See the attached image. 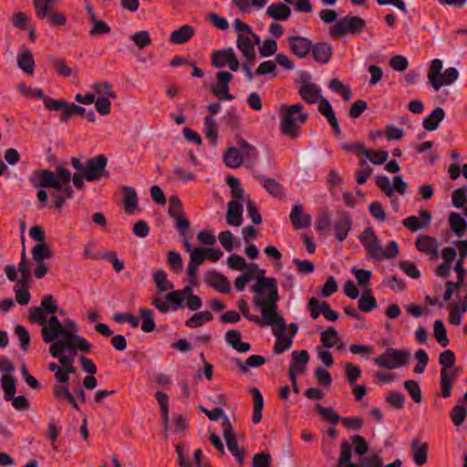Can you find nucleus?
Wrapping results in <instances>:
<instances>
[{
	"label": "nucleus",
	"mask_w": 467,
	"mask_h": 467,
	"mask_svg": "<svg viewBox=\"0 0 467 467\" xmlns=\"http://www.w3.org/2000/svg\"><path fill=\"white\" fill-rule=\"evenodd\" d=\"M251 290L255 294L253 304L261 308L263 321L265 324L282 323L283 317L277 313V302L280 296L275 278H257Z\"/></svg>",
	"instance_id": "1"
},
{
	"label": "nucleus",
	"mask_w": 467,
	"mask_h": 467,
	"mask_svg": "<svg viewBox=\"0 0 467 467\" xmlns=\"http://www.w3.org/2000/svg\"><path fill=\"white\" fill-rule=\"evenodd\" d=\"M35 188H53L67 199H73L75 192L70 185L71 171L62 165L56 166V171L39 169L32 172L28 178Z\"/></svg>",
	"instance_id": "2"
},
{
	"label": "nucleus",
	"mask_w": 467,
	"mask_h": 467,
	"mask_svg": "<svg viewBox=\"0 0 467 467\" xmlns=\"http://www.w3.org/2000/svg\"><path fill=\"white\" fill-rule=\"evenodd\" d=\"M303 106L301 103L288 106L282 113L280 131L284 136L291 140L296 139L300 134L299 124L307 119V115L301 112Z\"/></svg>",
	"instance_id": "3"
},
{
	"label": "nucleus",
	"mask_w": 467,
	"mask_h": 467,
	"mask_svg": "<svg viewBox=\"0 0 467 467\" xmlns=\"http://www.w3.org/2000/svg\"><path fill=\"white\" fill-rule=\"evenodd\" d=\"M194 296L191 285H186L182 290H173L164 296L165 301L160 297L152 300V305L161 313H167L170 310L176 311L184 307V300Z\"/></svg>",
	"instance_id": "4"
},
{
	"label": "nucleus",
	"mask_w": 467,
	"mask_h": 467,
	"mask_svg": "<svg viewBox=\"0 0 467 467\" xmlns=\"http://www.w3.org/2000/svg\"><path fill=\"white\" fill-rule=\"evenodd\" d=\"M366 29V21L360 16H346L337 21L329 35L341 37L347 35L358 36Z\"/></svg>",
	"instance_id": "5"
},
{
	"label": "nucleus",
	"mask_w": 467,
	"mask_h": 467,
	"mask_svg": "<svg viewBox=\"0 0 467 467\" xmlns=\"http://www.w3.org/2000/svg\"><path fill=\"white\" fill-rule=\"evenodd\" d=\"M410 356L409 349L388 348L384 353L374 358V363L380 368L394 369L407 366Z\"/></svg>",
	"instance_id": "6"
},
{
	"label": "nucleus",
	"mask_w": 467,
	"mask_h": 467,
	"mask_svg": "<svg viewBox=\"0 0 467 467\" xmlns=\"http://www.w3.org/2000/svg\"><path fill=\"white\" fill-rule=\"evenodd\" d=\"M45 107L48 110L62 111L59 120L67 123L74 115L84 116L86 109L74 103H68L66 99H45Z\"/></svg>",
	"instance_id": "7"
},
{
	"label": "nucleus",
	"mask_w": 467,
	"mask_h": 467,
	"mask_svg": "<svg viewBox=\"0 0 467 467\" xmlns=\"http://www.w3.org/2000/svg\"><path fill=\"white\" fill-rule=\"evenodd\" d=\"M107 165L108 158L104 154L87 159L83 171L87 176V182H97L102 178L109 179V172L107 171Z\"/></svg>",
	"instance_id": "8"
},
{
	"label": "nucleus",
	"mask_w": 467,
	"mask_h": 467,
	"mask_svg": "<svg viewBox=\"0 0 467 467\" xmlns=\"http://www.w3.org/2000/svg\"><path fill=\"white\" fill-rule=\"evenodd\" d=\"M223 436L226 445L232 455L235 458L240 466L244 465L245 451L238 447L236 433L234 431L232 423L228 417H225L224 422L222 423Z\"/></svg>",
	"instance_id": "9"
},
{
	"label": "nucleus",
	"mask_w": 467,
	"mask_h": 467,
	"mask_svg": "<svg viewBox=\"0 0 467 467\" xmlns=\"http://www.w3.org/2000/svg\"><path fill=\"white\" fill-rule=\"evenodd\" d=\"M232 73L224 70L216 73L217 83L211 86L212 93L219 99L233 100L234 97L229 93L230 82L233 80Z\"/></svg>",
	"instance_id": "10"
},
{
	"label": "nucleus",
	"mask_w": 467,
	"mask_h": 467,
	"mask_svg": "<svg viewBox=\"0 0 467 467\" xmlns=\"http://www.w3.org/2000/svg\"><path fill=\"white\" fill-rule=\"evenodd\" d=\"M273 327V333L276 337L275 346H274V353L275 355H280L284 353L285 350L289 349L292 347L293 340L292 337H286L284 336V333L286 330L287 325L283 318L282 323H275L268 324Z\"/></svg>",
	"instance_id": "11"
},
{
	"label": "nucleus",
	"mask_w": 467,
	"mask_h": 467,
	"mask_svg": "<svg viewBox=\"0 0 467 467\" xmlns=\"http://www.w3.org/2000/svg\"><path fill=\"white\" fill-rule=\"evenodd\" d=\"M203 280L209 286L220 293L230 294L232 292L228 278L214 269L207 271Z\"/></svg>",
	"instance_id": "12"
},
{
	"label": "nucleus",
	"mask_w": 467,
	"mask_h": 467,
	"mask_svg": "<svg viewBox=\"0 0 467 467\" xmlns=\"http://www.w3.org/2000/svg\"><path fill=\"white\" fill-rule=\"evenodd\" d=\"M168 213L171 217L174 218L179 231H185L190 227V222L184 216L182 203L178 196H171Z\"/></svg>",
	"instance_id": "13"
},
{
	"label": "nucleus",
	"mask_w": 467,
	"mask_h": 467,
	"mask_svg": "<svg viewBox=\"0 0 467 467\" xmlns=\"http://www.w3.org/2000/svg\"><path fill=\"white\" fill-rule=\"evenodd\" d=\"M359 241L365 246L371 257L378 259L381 251V246L378 237L375 235L371 227H367L358 236Z\"/></svg>",
	"instance_id": "14"
},
{
	"label": "nucleus",
	"mask_w": 467,
	"mask_h": 467,
	"mask_svg": "<svg viewBox=\"0 0 467 467\" xmlns=\"http://www.w3.org/2000/svg\"><path fill=\"white\" fill-rule=\"evenodd\" d=\"M287 42L291 52L299 58H304L310 53L312 41L306 37L290 36Z\"/></svg>",
	"instance_id": "15"
},
{
	"label": "nucleus",
	"mask_w": 467,
	"mask_h": 467,
	"mask_svg": "<svg viewBox=\"0 0 467 467\" xmlns=\"http://www.w3.org/2000/svg\"><path fill=\"white\" fill-rule=\"evenodd\" d=\"M352 223L353 220L349 213L341 212L339 213L338 219L334 224L336 239L338 242H343L346 240L349 231L351 230Z\"/></svg>",
	"instance_id": "16"
},
{
	"label": "nucleus",
	"mask_w": 467,
	"mask_h": 467,
	"mask_svg": "<svg viewBox=\"0 0 467 467\" xmlns=\"http://www.w3.org/2000/svg\"><path fill=\"white\" fill-rule=\"evenodd\" d=\"M314 60L320 64H327L332 57L333 47L327 42L312 43L310 50Z\"/></svg>",
	"instance_id": "17"
},
{
	"label": "nucleus",
	"mask_w": 467,
	"mask_h": 467,
	"mask_svg": "<svg viewBox=\"0 0 467 467\" xmlns=\"http://www.w3.org/2000/svg\"><path fill=\"white\" fill-rule=\"evenodd\" d=\"M243 202L230 201L226 212V223L232 226H240L243 223Z\"/></svg>",
	"instance_id": "18"
},
{
	"label": "nucleus",
	"mask_w": 467,
	"mask_h": 467,
	"mask_svg": "<svg viewBox=\"0 0 467 467\" xmlns=\"http://www.w3.org/2000/svg\"><path fill=\"white\" fill-rule=\"evenodd\" d=\"M418 250L431 255V259L439 255L438 244L436 240L429 235H420L415 242Z\"/></svg>",
	"instance_id": "19"
},
{
	"label": "nucleus",
	"mask_w": 467,
	"mask_h": 467,
	"mask_svg": "<svg viewBox=\"0 0 467 467\" xmlns=\"http://www.w3.org/2000/svg\"><path fill=\"white\" fill-rule=\"evenodd\" d=\"M224 339L229 346L239 353H246L251 349L249 343L242 341V335L239 330H228Z\"/></svg>",
	"instance_id": "20"
},
{
	"label": "nucleus",
	"mask_w": 467,
	"mask_h": 467,
	"mask_svg": "<svg viewBox=\"0 0 467 467\" xmlns=\"http://www.w3.org/2000/svg\"><path fill=\"white\" fill-rule=\"evenodd\" d=\"M429 445L426 442L420 443L418 439H413L410 443L412 458L418 466H422L428 462Z\"/></svg>",
	"instance_id": "21"
},
{
	"label": "nucleus",
	"mask_w": 467,
	"mask_h": 467,
	"mask_svg": "<svg viewBox=\"0 0 467 467\" xmlns=\"http://www.w3.org/2000/svg\"><path fill=\"white\" fill-rule=\"evenodd\" d=\"M265 14L276 21H286L291 16V9L288 5L282 2L271 4Z\"/></svg>",
	"instance_id": "22"
},
{
	"label": "nucleus",
	"mask_w": 467,
	"mask_h": 467,
	"mask_svg": "<svg viewBox=\"0 0 467 467\" xmlns=\"http://www.w3.org/2000/svg\"><path fill=\"white\" fill-rule=\"evenodd\" d=\"M289 217L294 228L296 230L310 226L311 216L308 214H303L302 206L300 204H296L293 207Z\"/></svg>",
	"instance_id": "23"
},
{
	"label": "nucleus",
	"mask_w": 467,
	"mask_h": 467,
	"mask_svg": "<svg viewBox=\"0 0 467 467\" xmlns=\"http://www.w3.org/2000/svg\"><path fill=\"white\" fill-rule=\"evenodd\" d=\"M236 145L239 147L243 161L245 159L249 164H254L258 157V152L252 144L247 142L244 138L235 135Z\"/></svg>",
	"instance_id": "24"
},
{
	"label": "nucleus",
	"mask_w": 467,
	"mask_h": 467,
	"mask_svg": "<svg viewBox=\"0 0 467 467\" xmlns=\"http://www.w3.org/2000/svg\"><path fill=\"white\" fill-rule=\"evenodd\" d=\"M298 93L306 103L314 104L320 98L321 88L315 83H303Z\"/></svg>",
	"instance_id": "25"
},
{
	"label": "nucleus",
	"mask_w": 467,
	"mask_h": 467,
	"mask_svg": "<svg viewBox=\"0 0 467 467\" xmlns=\"http://www.w3.org/2000/svg\"><path fill=\"white\" fill-rule=\"evenodd\" d=\"M194 36V28L190 25H184L171 32L170 42L174 45H182L188 42Z\"/></svg>",
	"instance_id": "26"
},
{
	"label": "nucleus",
	"mask_w": 467,
	"mask_h": 467,
	"mask_svg": "<svg viewBox=\"0 0 467 467\" xmlns=\"http://www.w3.org/2000/svg\"><path fill=\"white\" fill-rule=\"evenodd\" d=\"M444 117V109L441 107H437L429 116L424 118L422 126L428 131L435 130L438 129L440 122L443 120Z\"/></svg>",
	"instance_id": "27"
},
{
	"label": "nucleus",
	"mask_w": 467,
	"mask_h": 467,
	"mask_svg": "<svg viewBox=\"0 0 467 467\" xmlns=\"http://www.w3.org/2000/svg\"><path fill=\"white\" fill-rule=\"evenodd\" d=\"M123 194V204L127 213L131 214L138 208V195L136 191L130 186L121 188Z\"/></svg>",
	"instance_id": "28"
},
{
	"label": "nucleus",
	"mask_w": 467,
	"mask_h": 467,
	"mask_svg": "<svg viewBox=\"0 0 467 467\" xmlns=\"http://www.w3.org/2000/svg\"><path fill=\"white\" fill-rule=\"evenodd\" d=\"M308 360L309 354L306 350H294L291 354V362L289 367H292L299 373H303L306 371Z\"/></svg>",
	"instance_id": "29"
},
{
	"label": "nucleus",
	"mask_w": 467,
	"mask_h": 467,
	"mask_svg": "<svg viewBox=\"0 0 467 467\" xmlns=\"http://www.w3.org/2000/svg\"><path fill=\"white\" fill-rule=\"evenodd\" d=\"M223 162L229 168L235 169L243 164V155L240 149L235 147L228 148L223 154Z\"/></svg>",
	"instance_id": "30"
},
{
	"label": "nucleus",
	"mask_w": 467,
	"mask_h": 467,
	"mask_svg": "<svg viewBox=\"0 0 467 467\" xmlns=\"http://www.w3.org/2000/svg\"><path fill=\"white\" fill-rule=\"evenodd\" d=\"M451 312L449 315V322L452 325L459 326L462 322L463 313L467 311V296L461 303L451 302L450 304Z\"/></svg>",
	"instance_id": "31"
},
{
	"label": "nucleus",
	"mask_w": 467,
	"mask_h": 467,
	"mask_svg": "<svg viewBox=\"0 0 467 467\" xmlns=\"http://www.w3.org/2000/svg\"><path fill=\"white\" fill-rule=\"evenodd\" d=\"M451 231L457 236H462L467 229L466 220L458 213L451 212L449 215Z\"/></svg>",
	"instance_id": "32"
},
{
	"label": "nucleus",
	"mask_w": 467,
	"mask_h": 467,
	"mask_svg": "<svg viewBox=\"0 0 467 467\" xmlns=\"http://www.w3.org/2000/svg\"><path fill=\"white\" fill-rule=\"evenodd\" d=\"M265 189V191L277 198H281L283 195V188L280 183H278L275 179L265 178L264 175H255L254 176Z\"/></svg>",
	"instance_id": "33"
},
{
	"label": "nucleus",
	"mask_w": 467,
	"mask_h": 467,
	"mask_svg": "<svg viewBox=\"0 0 467 467\" xmlns=\"http://www.w3.org/2000/svg\"><path fill=\"white\" fill-rule=\"evenodd\" d=\"M17 65L26 74H33L35 68V59L32 52L26 48L24 52L17 55Z\"/></svg>",
	"instance_id": "34"
},
{
	"label": "nucleus",
	"mask_w": 467,
	"mask_h": 467,
	"mask_svg": "<svg viewBox=\"0 0 467 467\" xmlns=\"http://www.w3.org/2000/svg\"><path fill=\"white\" fill-rule=\"evenodd\" d=\"M251 394L254 399V413L252 420L254 424H257L262 420V411L264 407V398L261 391L257 388L251 389Z\"/></svg>",
	"instance_id": "35"
},
{
	"label": "nucleus",
	"mask_w": 467,
	"mask_h": 467,
	"mask_svg": "<svg viewBox=\"0 0 467 467\" xmlns=\"http://www.w3.org/2000/svg\"><path fill=\"white\" fill-rule=\"evenodd\" d=\"M1 384L4 391V399L6 401H10L16 392V378L11 375L4 374L1 378Z\"/></svg>",
	"instance_id": "36"
},
{
	"label": "nucleus",
	"mask_w": 467,
	"mask_h": 467,
	"mask_svg": "<svg viewBox=\"0 0 467 467\" xmlns=\"http://www.w3.org/2000/svg\"><path fill=\"white\" fill-rule=\"evenodd\" d=\"M58 2V0H34L33 5L36 16L38 19H46L50 12V8Z\"/></svg>",
	"instance_id": "37"
},
{
	"label": "nucleus",
	"mask_w": 467,
	"mask_h": 467,
	"mask_svg": "<svg viewBox=\"0 0 467 467\" xmlns=\"http://www.w3.org/2000/svg\"><path fill=\"white\" fill-rule=\"evenodd\" d=\"M318 111L327 119V122L331 127L338 125V121L336 117L335 111L328 99H322L320 100L318 105Z\"/></svg>",
	"instance_id": "38"
},
{
	"label": "nucleus",
	"mask_w": 467,
	"mask_h": 467,
	"mask_svg": "<svg viewBox=\"0 0 467 467\" xmlns=\"http://www.w3.org/2000/svg\"><path fill=\"white\" fill-rule=\"evenodd\" d=\"M318 111L327 119V122L331 127L338 125V121L336 117L335 111L328 99H322L320 100L318 105Z\"/></svg>",
	"instance_id": "39"
},
{
	"label": "nucleus",
	"mask_w": 467,
	"mask_h": 467,
	"mask_svg": "<svg viewBox=\"0 0 467 467\" xmlns=\"http://www.w3.org/2000/svg\"><path fill=\"white\" fill-rule=\"evenodd\" d=\"M378 306L376 298L371 296V289H366L358 299V309L368 313Z\"/></svg>",
	"instance_id": "40"
},
{
	"label": "nucleus",
	"mask_w": 467,
	"mask_h": 467,
	"mask_svg": "<svg viewBox=\"0 0 467 467\" xmlns=\"http://www.w3.org/2000/svg\"><path fill=\"white\" fill-rule=\"evenodd\" d=\"M31 253L35 262H44L46 259H50L53 256L49 245L46 243L36 244L32 248Z\"/></svg>",
	"instance_id": "41"
},
{
	"label": "nucleus",
	"mask_w": 467,
	"mask_h": 467,
	"mask_svg": "<svg viewBox=\"0 0 467 467\" xmlns=\"http://www.w3.org/2000/svg\"><path fill=\"white\" fill-rule=\"evenodd\" d=\"M213 319L211 312L205 310L195 313L192 317L185 321V326L190 328H196L202 325L203 322H210Z\"/></svg>",
	"instance_id": "42"
},
{
	"label": "nucleus",
	"mask_w": 467,
	"mask_h": 467,
	"mask_svg": "<svg viewBox=\"0 0 467 467\" xmlns=\"http://www.w3.org/2000/svg\"><path fill=\"white\" fill-rule=\"evenodd\" d=\"M316 411L322 416V418L332 425H336L338 421H341V417L335 411L332 407H323L317 403L315 406Z\"/></svg>",
	"instance_id": "43"
},
{
	"label": "nucleus",
	"mask_w": 467,
	"mask_h": 467,
	"mask_svg": "<svg viewBox=\"0 0 467 467\" xmlns=\"http://www.w3.org/2000/svg\"><path fill=\"white\" fill-rule=\"evenodd\" d=\"M153 281L156 284L159 293H163L170 289H173V284L167 279V274L162 269H159L154 272Z\"/></svg>",
	"instance_id": "44"
},
{
	"label": "nucleus",
	"mask_w": 467,
	"mask_h": 467,
	"mask_svg": "<svg viewBox=\"0 0 467 467\" xmlns=\"http://www.w3.org/2000/svg\"><path fill=\"white\" fill-rule=\"evenodd\" d=\"M459 77V72L456 67H451L444 70L441 74V77L438 79V86L433 87V88L437 91L442 86H450Z\"/></svg>",
	"instance_id": "45"
},
{
	"label": "nucleus",
	"mask_w": 467,
	"mask_h": 467,
	"mask_svg": "<svg viewBox=\"0 0 467 467\" xmlns=\"http://www.w3.org/2000/svg\"><path fill=\"white\" fill-rule=\"evenodd\" d=\"M433 335L437 342L443 348L450 344V340L447 337V330L441 319H437L433 324Z\"/></svg>",
	"instance_id": "46"
},
{
	"label": "nucleus",
	"mask_w": 467,
	"mask_h": 467,
	"mask_svg": "<svg viewBox=\"0 0 467 467\" xmlns=\"http://www.w3.org/2000/svg\"><path fill=\"white\" fill-rule=\"evenodd\" d=\"M442 61L439 58H435L431 61L429 72H428V79L430 85L433 88L435 86H438V79L440 77H441V70H442Z\"/></svg>",
	"instance_id": "47"
},
{
	"label": "nucleus",
	"mask_w": 467,
	"mask_h": 467,
	"mask_svg": "<svg viewBox=\"0 0 467 467\" xmlns=\"http://www.w3.org/2000/svg\"><path fill=\"white\" fill-rule=\"evenodd\" d=\"M140 314L142 319L141 330L145 333L152 332L156 327L153 318V311L149 308H140Z\"/></svg>",
	"instance_id": "48"
},
{
	"label": "nucleus",
	"mask_w": 467,
	"mask_h": 467,
	"mask_svg": "<svg viewBox=\"0 0 467 467\" xmlns=\"http://www.w3.org/2000/svg\"><path fill=\"white\" fill-rule=\"evenodd\" d=\"M68 341L70 351L76 352L77 350H79L85 353H88L92 348V345L86 338L78 335L71 336Z\"/></svg>",
	"instance_id": "49"
},
{
	"label": "nucleus",
	"mask_w": 467,
	"mask_h": 467,
	"mask_svg": "<svg viewBox=\"0 0 467 467\" xmlns=\"http://www.w3.org/2000/svg\"><path fill=\"white\" fill-rule=\"evenodd\" d=\"M230 48H223L213 51L211 55V63L216 68H223L227 66V57L230 53Z\"/></svg>",
	"instance_id": "50"
},
{
	"label": "nucleus",
	"mask_w": 467,
	"mask_h": 467,
	"mask_svg": "<svg viewBox=\"0 0 467 467\" xmlns=\"http://www.w3.org/2000/svg\"><path fill=\"white\" fill-rule=\"evenodd\" d=\"M339 340V336L334 327H329L320 334V341L327 348H331Z\"/></svg>",
	"instance_id": "51"
},
{
	"label": "nucleus",
	"mask_w": 467,
	"mask_h": 467,
	"mask_svg": "<svg viewBox=\"0 0 467 467\" xmlns=\"http://www.w3.org/2000/svg\"><path fill=\"white\" fill-rule=\"evenodd\" d=\"M203 132L205 137L210 140L213 143L216 142L218 136V128L214 118L213 116L204 117V130Z\"/></svg>",
	"instance_id": "52"
},
{
	"label": "nucleus",
	"mask_w": 467,
	"mask_h": 467,
	"mask_svg": "<svg viewBox=\"0 0 467 467\" xmlns=\"http://www.w3.org/2000/svg\"><path fill=\"white\" fill-rule=\"evenodd\" d=\"M236 47L243 55H250L255 52L252 39L245 35L238 34L236 39Z\"/></svg>",
	"instance_id": "53"
},
{
	"label": "nucleus",
	"mask_w": 467,
	"mask_h": 467,
	"mask_svg": "<svg viewBox=\"0 0 467 467\" xmlns=\"http://www.w3.org/2000/svg\"><path fill=\"white\" fill-rule=\"evenodd\" d=\"M226 182L228 186L231 188L232 197L234 199V201H241L244 200V189L241 187L240 182L237 178L234 176H229L226 179Z\"/></svg>",
	"instance_id": "54"
},
{
	"label": "nucleus",
	"mask_w": 467,
	"mask_h": 467,
	"mask_svg": "<svg viewBox=\"0 0 467 467\" xmlns=\"http://www.w3.org/2000/svg\"><path fill=\"white\" fill-rule=\"evenodd\" d=\"M67 350L70 351L69 341L64 338H62V340L52 342L49 347L50 355L57 359L62 357L64 352Z\"/></svg>",
	"instance_id": "55"
},
{
	"label": "nucleus",
	"mask_w": 467,
	"mask_h": 467,
	"mask_svg": "<svg viewBox=\"0 0 467 467\" xmlns=\"http://www.w3.org/2000/svg\"><path fill=\"white\" fill-rule=\"evenodd\" d=\"M386 402L395 410H401L404 407L405 395L400 391L389 390L386 397Z\"/></svg>",
	"instance_id": "56"
},
{
	"label": "nucleus",
	"mask_w": 467,
	"mask_h": 467,
	"mask_svg": "<svg viewBox=\"0 0 467 467\" xmlns=\"http://www.w3.org/2000/svg\"><path fill=\"white\" fill-rule=\"evenodd\" d=\"M15 334L20 341L21 349L26 353L30 346V335L27 329L22 325H16L15 327Z\"/></svg>",
	"instance_id": "57"
},
{
	"label": "nucleus",
	"mask_w": 467,
	"mask_h": 467,
	"mask_svg": "<svg viewBox=\"0 0 467 467\" xmlns=\"http://www.w3.org/2000/svg\"><path fill=\"white\" fill-rule=\"evenodd\" d=\"M352 451L351 446L348 441H343L340 444V455L338 458L337 467H341L345 464H353L351 461Z\"/></svg>",
	"instance_id": "58"
},
{
	"label": "nucleus",
	"mask_w": 467,
	"mask_h": 467,
	"mask_svg": "<svg viewBox=\"0 0 467 467\" xmlns=\"http://www.w3.org/2000/svg\"><path fill=\"white\" fill-rule=\"evenodd\" d=\"M462 368H453L448 369H441V381L451 386H453L454 382L460 376Z\"/></svg>",
	"instance_id": "59"
},
{
	"label": "nucleus",
	"mask_w": 467,
	"mask_h": 467,
	"mask_svg": "<svg viewBox=\"0 0 467 467\" xmlns=\"http://www.w3.org/2000/svg\"><path fill=\"white\" fill-rule=\"evenodd\" d=\"M404 387L410 393V398L416 403H420L422 400L421 389L417 381L409 379L404 382Z\"/></svg>",
	"instance_id": "60"
},
{
	"label": "nucleus",
	"mask_w": 467,
	"mask_h": 467,
	"mask_svg": "<svg viewBox=\"0 0 467 467\" xmlns=\"http://www.w3.org/2000/svg\"><path fill=\"white\" fill-rule=\"evenodd\" d=\"M467 202V186L455 190L451 194V203L456 208H462Z\"/></svg>",
	"instance_id": "61"
},
{
	"label": "nucleus",
	"mask_w": 467,
	"mask_h": 467,
	"mask_svg": "<svg viewBox=\"0 0 467 467\" xmlns=\"http://www.w3.org/2000/svg\"><path fill=\"white\" fill-rule=\"evenodd\" d=\"M467 416V409L456 404L451 411V419L455 426H461Z\"/></svg>",
	"instance_id": "62"
},
{
	"label": "nucleus",
	"mask_w": 467,
	"mask_h": 467,
	"mask_svg": "<svg viewBox=\"0 0 467 467\" xmlns=\"http://www.w3.org/2000/svg\"><path fill=\"white\" fill-rule=\"evenodd\" d=\"M259 54L262 57H268L275 55L277 51V43L273 38L265 39L259 47Z\"/></svg>",
	"instance_id": "63"
},
{
	"label": "nucleus",
	"mask_w": 467,
	"mask_h": 467,
	"mask_svg": "<svg viewBox=\"0 0 467 467\" xmlns=\"http://www.w3.org/2000/svg\"><path fill=\"white\" fill-rule=\"evenodd\" d=\"M359 467H382L383 459L379 453H373L369 456L362 457L359 460Z\"/></svg>",
	"instance_id": "64"
}]
</instances>
